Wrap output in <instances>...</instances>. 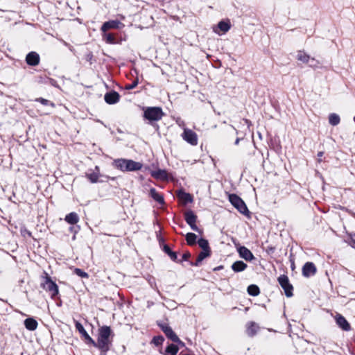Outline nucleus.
I'll return each mask as SVG.
<instances>
[{
  "instance_id": "f257e3e1",
  "label": "nucleus",
  "mask_w": 355,
  "mask_h": 355,
  "mask_svg": "<svg viewBox=\"0 0 355 355\" xmlns=\"http://www.w3.org/2000/svg\"><path fill=\"white\" fill-rule=\"evenodd\" d=\"M112 166L122 172H130L141 170L143 164L132 159L121 158L114 159Z\"/></svg>"
},
{
  "instance_id": "f03ea898",
  "label": "nucleus",
  "mask_w": 355,
  "mask_h": 355,
  "mask_svg": "<svg viewBox=\"0 0 355 355\" xmlns=\"http://www.w3.org/2000/svg\"><path fill=\"white\" fill-rule=\"evenodd\" d=\"M111 329L107 326H103L98 329V336L97 342H95L94 346L99 348L102 352H107L109 349V345L111 343L110 339Z\"/></svg>"
},
{
  "instance_id": "7ed1b4c3",
  "label": "nucleus",
  "mask_w": 355,
  "mask_h": 355,
  "mask_svg": "<svg viewBox=\"0 0 355 355\" xmlns=\"http://www.w3.org/2000/svg\"><path fill=\"white\" fill-rule=\"evenodd\" d=\"M229 200L231 204L241 214H246L248 212V207L243 200L236 194L229 195Z\"/></svg>"
},
{
  "instance_id": "20e7f679",
  "label": "nucleus",
  "mask_w": 355,
  "mask_h": 355,
  "mask_svg": "<svg viewBox=\"0 0 355 355\" xmlns=\"http://www.w3.org/2000/svg\"><path fill=\"white\" fill-rule=\"evenodd\" d=\"M164 113L160 107H148L144 111V117L149 121H159L163 116Z\"/></svg>"
},
{
  "instance_id": "39448f33",
  "label": "nucleus",
  "mask_w": 355,
  "mask_h": 355,
  "mask_svg": "<svg viewBox=\"0 0 355 355\" xmlns=\"http://www.w3.org/2000/svg\"><path fill=\"white\" fill-rule=\"evenodd\" d=\"M43 288L49 293L51 297L53 298L58 294V287L57 284L53 282L47 274L44 277V282L42 283Z\"/></svg>"
},
{
  "instance_id": "423d86ee",
  "label": "nucleus",
  "mask_w": 355,
  "mask_h": 355,
  "mask_svg": "<svg viewBox=\"0 0 355 355\" xmlns=\"http://www.w3.org/2000/svg\"><path fill=\"white\" fill-rule=\"evenodd\" d=\"M182 137L184 140L191 145L196 146L198 144V136L195 132L190 129L184 128Z\"/></svg>"
},
{
  "instance_id": "0eeeda50",
  "label": "nucleus",
  "mask_w": 355,
  "mask_h": 355,
  "mask_svg": "<svg viewBox=\"0 0 355 355\" xmlns=\"http://www.w3.org/2000/svg\"><path fill=\"white\" fill-rule=\"evenodd\" d=\"M278 282L284 290L286 295L287 297H291L293 295V286L290 284L288 277L286 275H281L278 278Z\"/></svg>"
},
{
  "instance_id": "6e6552de",
  "label": "nucleus",
  "mask_w": 355,
  "mask_h": 355,
  "mask_svg": "<svg viewBox=\"0 0 355 355\" xmlns=\"http://www.w3.org/2000/svg\"><path fill=\"white\" fill-rule=\"evenodd\" d=\"M231 25L229 20L220 21L217 26L214 27V32L218 35H222L227 33L230 29Z\"/></svg>"
},
{
  "instance_id": "1a4fd4ad",
  "label": "nucleus",
  "mask_w": 355,
  "mask_h": 355,
  "mask_svg": "<svg viewBox=\"0 0 355 355\" xmlns=\"http://www.w3.org/2000/svg\"><path fill=\"white\" fill-rule=\"evenodd\" d=\"M161 329L170 340L175 343H181V341L180 340L178 336L169 326L167 324H162L161 325Z\"/></svg>"
},
{
  "instance_id": "9d476101",
  "label": "nucleus",
  "mask_w": 355,
  "mask_h": 355,
  "mask_svg": "<svg viewBox=\"0 0 355 355\" xmlns=\"http://www.w3.org/2000/svg\"><path fill=\"white\" fill-rule=\"evenodd\" d=\"M316 272V268L311 262H307L302 268V275L306 277L313 276Z\"/></svg>"
},
{
  "instance_id": "9b49d317",
  "label": "nucleus",
  "mask_w": 355,
  "mask_h": 355,
  "mask_svg": "<svg viewBox=\"0 0 355 355\" xmlns=\"http://www.w3.org/2000/svg\"><path fill=\"white\" fill-rule=\"evenodd\" d=\"M123 26V24H122L120 21H119L117 20H112V21L105 22L101 27V31L103 33H105L107 31H108L110 29L120 28Z\"/></svg>"
},
{
  "instance_id": "f8f14e48",
  "label": "nucleus",
  "mask_w": 355,
  "mask_h": 355,
  "mask_svg": "<svg viewBox=\"0 0 355 355\" xmlns=\"http://www.w3.org/2000/svg\"><path fill=\"white\" fill-rule=\"evenodd\" d=\"M238 252L241 258L248 261H250L254 259V257L251 251L244 246L239 247L238 248Z\"/></svg>"
},
{
  "instance_id": "ddd939ff",
  "label": "nucleus",
  "mask_w": 355,
  "mask_h": 355,
  "mask_svg": "<svg viewBox=\"0 0 355 355\" xmlns=\"http://www.w3.org/2000/svg\"><path fill=\"white\" fill-rule=\"evenodd\" d=\"M120 96L116 92H111L105 94L104 98L107 103L114 104L119 101Z\"/></svg>"
},
{
  "instance_id": "4468645a",
  "label": "nucleus",
  "mask_w": 355,
  "mask_h": 355,
  "mask_svg": "<svg viewBox=\"0 0 355 355\" xmlns=\"http://www.w3.org/2000/svg\"><path fill=\"white\" fill-rule=\"evenodd\" d=\"M76 328L79 331V333L85 338L87 343H91L92 345H95V341L89 336V335L84 329L83 326L80 322H76Z\"/></svg>"
},
{
  "instance_id": "2eb2a0df",
  "label": "nucleus",
  "mask_w": 355,
  "mask_h": 355,
  "mask_svg": "<svg viewBox=\"0 0 355 355\" xmlns=\"http://www.w3.org/2000/svg\"><path fill=\"white\" fill-rule=\"evenodd\" d=\"M26 62L31 66H35L39 64L40 57L35 52H31L26 55Z\"/></svg>"
},
{
  "instance_id": "dca6fc26",
  "label": "nucleus",
  "mask_w": 355,
  "mask_h": 355,
  "mask_svg": "<svg viewBox=\"0 0 355 355\" xmlns=\"http://www.w3.org/2000/svg\"><path fill=\"white\" fill-rule=\"evenodd\" d=\"M336 320L337 324L345 331H349L350 329V325L346 319L340 314L336 315Z\"/></svg>"
},
{
  "instance_id": "f3484780",
  "label": "nucleus",
  "mask_w": 355,
  "mask_h": 355,
  "mask_svg": "<svg viewBox=\"0 0 355 355\" xmlns=\"http://www.w3.org/2000/svg\"><path fill=\"white\" fill-rule=\"evenodd\" d=\"M86 177L92 183H96L98 181L100 177V169L98 166L95 167V171L88 172L86 173Z\"/></svg>"
},
{
  "instance_id": "a211bd4d",
  "label": "nucleus",
  "mask_w": 355,
  "mask_h": 355,
  "mask_svg": "<svg viewBox=\"0 0 355 355\" xmlns=\"http://www.w3.org/2000/svg\"><path fill=\"white\" fill-rule=\"evenodd\" d=\"M150 175L155 179L165 180L168 178L167 172L165 170L158 169L150 171Z\"/></svg>"
},
{
  "instance_id": "6ab92c4d",
  "label": "nucleus",
  "mask_w": 355,
  "mask_h": 355,
  "mask_svg": "<svg viewBox=\"0 0 355 355\" xmlns=\"http://www.w3.org/2000/svg\"><path fill=\"white\" fill-rule=\"evenodd\" d=\"M177 196L180 200L184 204L191 202L193 201V198L191 195L183 191H179L178 192Z\"/></svg>"
},
{
  "instance_id": "aec40b11",
  "label": "nucleus",
  "mask_w": 355,
  "mask_h": 355,
  "mask_svg": "<svg viewBox=\"0 0 355 355\" xmlns=\"http://www.w3.org/2000/svg\"><path fill=\"white\" fill-rule=\"evenodd\" d=\"M150 195L153 198V200H155L159 204L163 205L164 203L163 196L161 193H158L155 189H150Z\"/></svg>"
},
{
  "instance_id": "412c9836",
  "label": "nucleus",
  "mask_w": 355,
  "mask_h": 355,
  "mask_svg": "<svg viewBox=\"0 0 355 355\" xmlns=\"http://www.w3.org/2000/svg\"><path fill=\"white\" fill-rule=\"evenodd\" d=\"M24 325L28 330L34 331L37 329L38 324L35 319L30 318L24 320Z\"/></svg>"
},
{
  "instance_id": "4be33fe9",
  "label": "nucleus",
  "mask_w": 355,
  "mask_h": 355,
  "mask_svg": "<svg viewBox=\"0 0 355 355\" xmlns=\"http://www.w3.org/2000/svg\"><path fill=\"white\" fill-rule=\"evenodd\" d=\"M259 329V326L253 322H250L247 324L246 332L248 336H254Z\"/></svg>"
},
{
  "instance_id": "5701e85b",
  "label": "nucleus",
  "mask_w": 355,
  "mask_h": 355,
  "mask_svg": "<svg viewBox=\"0 0 355 355\" xmlns=\"http://www.w3.org/2000/svg\"><path fill=\"white\" fill-rule=\"evenodd\" d=\"M246 268L247 264L242 261H235L232 265V269L236 272L243 271L244 270H245Z\"/></svg>"
},
{
  "instance_id": "b1692460",
  "label": "nucleus",
  "mask_w": 355,
  "mask_h": 355,
  "mask_svg": "<svg viewBox=\"0 0 355 355\" xmlns=\"http://www.w3.org/2000/svg\"><path fill=\"white\" fill-rule=\"evenodd\" d=\"M297 60L302 62V63L307 64L309 62L310 55L306 52L299 51L296 55Z\"/></svg>"
},
{
  "instance_id": "393cba45",
  "label": "nucleus",
  "mask_w": 355,
  "mask_h": 355,
  "mask_svg": "<svg viewBox=\"0 0 355 355\" xmlns=\"http://www.w3.org/2000/svg\"><path fill=\"white\" fill-rule=\"evenodd\" d=\"M65 220L69 224L74 225L78 222L79 218L76 213L71 212L65 216Z\"/></svg>"
},
{
  "instance_id": "a878e982",
  "label": "nucleus",
  "mask_w": 355,
  "mask_h": 355,
  "mask_svg": "<svg viewBox=\"0 0 355 355\" xmlns=\"http://www.w3.org/2000/svg\"><path fill=\"white\" fill-rule=\"evenodd\" d=\"M184 216L185 220L189 225L196 223L197 217L192 211H187L184 214Z\"/></svg>"
},
{
  "instance_id": "bb28decb",
  "label": "nucleus",
  "mask_w": 355,
  "mask_h": 355,
  "mask_svg": "<svg viewBox=\"0 0 355 355\" xmlns=\"http://www.w3.org/2000/svg\"><path fill=\"white\" fill-rule=\"evenodd\" d=\"M210 250H202L198 256L196 262L194 263L196 266H199L200 263L205 258L209 257Z\"/></svg>"
},
{
  "instance_id": "cd10ccee",
  "label": "nucleus",
  "mask_w": 355,
  "mask_h": 355,
  "mask_svg": "<svg viewBox=\"0 0 355 355\" xmlns=\"http://www.w3.org/2000/svg\"><path fill=\"white\" fill-rule=\"evenodd\" d=\"M329 122L332 125H336L340 123V117L336 114H331L329 116Z\"/></svg>"
},
{
  "instance_id": "c85d7f7f",
  "label": "nucleus",
  "mask_w": 355,
  "mask_h": 355,
  "mask_svg": "<svg viewBox=\"0 0 355 355\" xmlns=\"http://www.w3.org/2000/svg\"><path fill=\"white\" fill-rule=\"evenodd\" d=\"M248 293L252 296H257L259 294V288L256 285H250L248 288Z\"/></svg>"
},
{
  "instance_id": "c756f323",
  "label": "nucleus",
  "mask_w": 355,
  "mask_h": 355,
  "mask_svg": "<svg viewBox=\"0 0 355 355\" xmlns=\"http://www.w3.org/2000/svg\"><path fill=\"white\" fill-rule=\"evenodd\" d=\"M196 235L193 233H188L186 235V240L189 245H192L196 243Z\"/></svg>"
},
{
  "instance_id": "7c9ffc66",
  "label": "nucleus",
  "mask_w": 355,
  "mask_h": 355,
  "mask_svg": "<svg viewBox=\"0 0 355 355\" xmlns=\"http://www.w3.org/2000/svg\"><path fill=\"white\" fill-rule=\"evenodd\" d=\"M178 352V347L175 345H169L166 349V352L169 355H176Z\"/></svg>"
},
{
  "instance_id": "2f4dec72",
  "label": "nucleus",
  "mask_w": 355,
  "mask_h": 355,
  "mask_svg": "<svg viewBox=\"0 0 355 355\" xmlns=\"http://www.w3.org/2000/svg\"><path fill=\"white\" fill-rule=\"evenodd\" d=\"M198 243L199 246L202 249V250H210V248L207 240L200 239L198 240Z\"/></svg>"
},
{
  "instance_id": "473e14b6",
  "label": "nucleus",
  "mask_w": 355,
  "mask_h": 355,
  "mask_svg": "<svg viewBox=\"0 0 355 355\" xmlns=\"http://www.w3.org/2000/svg\"><path fill=\"white\" fill-rule=\"evenodd\" d=\"M103 38L105 40L107 43L109 44H114L115 43V37L112 34L108 33V34H104Z\"/></svg>"
},
{
  "instance_id": "72a5a7b5",
  "label": "nucleus",
  "mask_w": 355,
  "mask_h": 355,
  "mask_svg": "<svg viewBox=\"0 0 355 355\" xmlns=\"http://www.w3.org/2000/svg\"><path fill=\"white\" fill-rule=\"evenodd\" d=\"M309 67L313 68H318L320 65V62L319 60L315 59L314 58H310L309 62L307 63Z\"/></svg>"
},
{
  "instance_id": "f704fd0d",
  "label": "nucleus",
  "mask_w": 355,
  "mask_h": 355,
  "mask_svg": "<svg viewBox=\"0 0 355 355\" xmlns=\"http://www.w3.org/2000/svg\"><path fill=\"white\" fill-rule=\"evenodd\" d=\"M74 273L77 275L78 276L83 278H88L89 275L87 272H84L80 268H75L74 269Z\"/></svg>"
},
{
  "instance_id": "c9c22d12",
  "label": "nucleus",
  "mask_w": 355,
  "mask_h": 355,
  "mask_svg": "<svg viewBox=\"0 0 355 355\" xmlns=\"http://www.w3.org/2000/svg\"><path fill=\"white\" fill-rule=\"evenodd\" d=\"M139 83V80L137 78L136 80H135L131 84H129V85H125V89H128V90H130V89H134L135 87H136L137 86Z\"/></svg>"
},
{
  "instance_id": "e433bc0d",
  "label": "nucleus",
  "mask_w": 355,
  "mask_h": 355,
  "mask_svg": "<svg viewBox=\"0 0 355 355\" xmlns=\"http://www.w3.org/2000/svg\"><path fill=\"white\" fill-rule=\"evenodd\" d=\"M36 101L40 102L42 104L45 105L49 104V101L48 100L42 98H37Z\"/></svg>"
},
{
  "instance_id": "4c0bfd02",
  "label": "nucleus",
  "mask_w": 355,
  "mask_h": 355,
  "mask_svg": "<svg viewBox=\"0 0 355 355\" xmlns=\"http://www.w3.org/2000/svg\"><path fill=\"white\" fill-rule=\"evenodd\" d=\"M168 255L170 256L171 259L173 261H176L177 259V254L175 252H170L168 253Z\"/></svg>"
},
{
  "instance_id": "58836bf2",
  "label": "nucleus",
  "mask_w": 355,
  "mask_h": 355,
  "mask_svg": "<svg viewBox=\"0 0 355 355\" xmlns=\"http://www.w3.org/2000/svg\"><path fill=\"white\" fill-rule=\"evenodd\" d=\"M191 256V254L189 252H185L182 255V260L187 261Z\"/></svg>"
},
{
  "instance_id": "ea45409f",
  "label": "nucleus",
  "mask_w": 355,
  "mask_h": 355,
  "mask_svg": "<svg viewBox=\"0 0 355 355\" xmlns=\"http://www.w3.org/2000/svg\"><path fill=\"white\" fill-rule=\"evenodd\" d=\"M164 338L162 337L155 338L154 340L156 344H160L162 343Z\"/></svg>"
},
{
  "instance_id": "a19ab883",
  "label": "nucleus",
  "mask_w": 355,
  "mask_h": 355,
  "mask_svg": "<svg viewBox=\"0 0 355 355\" xmlns=\"http://www.w3.org/2000/svg\"><path fill=\"white\" fill-rule=\"evenodd\" d=\"M189 225H190L191 228L193 230H194V231H196V232H200V230H199V228L197 227V225H196V223H193V224Z\"/></svg>"
},
{
  "instance_id": "79ce46f5",
  "label": "nucleus",
  "mask_w": 355,
  "mask_h": 355,
  "mask_svg": "<svg viewBox=\"0 0 355 355\" xmlns=\"http://www.w3.org/2000/svg\"><path fill=\"white\" fill-rule=\"evenodd\" d=\"M351 245L355 248V234L351 236Z\"/></svg>"
},
{
  "instance_id": "37998d69",
  "label": "nucleus",
  "mask_w": 355,
  "mask_h": 355,
  "mask_svg": "<svg viewBox=\"0 0 355 355\" xmlns=\"http://www.w3.org/2000/svg\"><path fill=\"white\" fill-rule=\"evenodd\" d=\"M165 250H166V252L168 254L170 252H171L168 248H166H166H165Z\"/></svg>"
},
{
  "instance_id": "c03bdc74",
  "label": "nucleus",
  "mask_w": 355,
  "mask_h": 355,
  "mask_svg": "<svg viewBox=\"0 0 355 355\" xmlns=\"http://www.w3.org/2000/svg\"><path fill=\"white\" fill-rule=\"evenodd\" d=\"M323 155V153L322 152H319L318 154V157H322Z\"/></svg>"
},
{
  "instance_id": "a18cd8bd",
  "label": "nucleus",
  "mask_w": 355,
  "mask_h": 355,
  "mask_svg": "<svg viewBox=\"0 0 355 355\" xmlns=\"http://www.w3.org/2000/svg\"><path fill=\"white\" fill-rule=\"evenodd\" d=\"M239 143V139H236V141H235V144L238 145Z\"/></svg>"
}]
</instances>
